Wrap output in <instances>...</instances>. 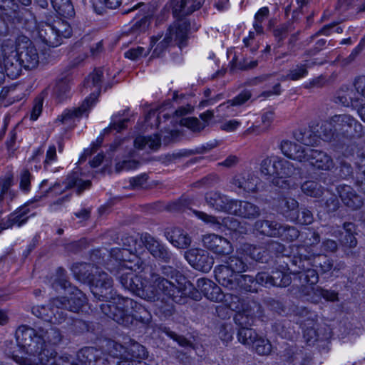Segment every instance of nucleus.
I'll return each mask as SVG.
<instances>
[{"label":"nucleus","mask_w":365,"mask_h":365,"mask_svg":"<svg viewBox=\"0 0 365 365\" xmlns=\"http://www.w3.org/2000/svg\"><path fill=\"white\" fill-rule=\"evenodd\" d=\"M122 240L123 248L110 250L107 269L118 277L125 289L145 301L156 302V314L167 319L174 314L175 306L170 300L182 303L187 296L199 298L187 278L172 267H162L164 276L154 272L148 276L140 274L145 264L140 255L145 252V248L154 257L170 261L172 254L163 244L148 233L138 240L128 236Z\"/></svg>","instance_id":"f257e3e1"},{"label":"nucleus","mask_w":365,"mask_h":365,"mask_svg":"<svg viewBox=\"0 0 365 365\" xmlns=\"http://www.w3.org/2000/svg\"><path fill=\"white\" fill-rule=\"evenodd\" d=\"M112 278L96 267L88 284L93 296L104 303L100 304L102 312L118 324L130 327L138 323L148 324L151 314L142 304L128 297L117 295Z\"/></svg>","instance_id":"f03ea898"},{"label":"nucleus","mask_w":365,"mask_h":365,"mask_svg":"<svg viewBox=\"0 0 365 365\" xmlns=\"http://www.w3.org/2000/svg\"><path fill=\"white\" fill-rule=\"evenodd\" d=\"M288 269L293 274H299L302 286L303 292L307 297V300L318 303L322 298L327 301L337 300V293L334 291L324 289L319 287H313L319 281V275L312 267H320L322 272H329L332 264L325 255L311 254L304 247H301L297 255H294L290 260Z\"/></svg>","instance_id":"7ed1b4c3"},{"label":"nucleus","mask_w":365,"mask_h":365,"mask_svg":"<svg viewBox=\"0 0 365 365\" xmlns=\"http://www.w3.org/2000/svg\"><path fill=\"white\" fill-rule=\"evenodd\" d=\"M1 54L4 68L0 65V85L5 80V73L16 78L20 76L21 69H33L39 63V56L31 41L25 36H19L16 41L6 39L1 46Z\"/></svg>","instance_id":"20e7f679"},{"label":"nucleus","mask_w":365,"mask_h":365,"mask_svg":"<svg viewBox=\"0 0 365 365\" xmlns=\"http://www.w3.org/2000/svg\"><path fill=\"white\" fill-rule=\"evenodd\" d=\"M57 291L63 289L68 296L56 297L51 300L49 307L36 306L32 313L38 318L48 321L52 324H60L66 317V312H78L86 301V295L76 287H72L64 277L63 270H58V276L52 284Z\"/></svg>","instance_id":"39448f33"},{"label":"nucleus","mask_w":365,"mask_h":365,"mask_svg":"<svg viewBox=\"0 0 365 365\" xmlns=\"http://www.w3.org/2000/svg\"><path fill=\"white\" fill-rule=\"evenodd\" d=\"M24 19L26 29L36 32L42 42L49 46L56 47L61 45L63 38H69L71 35L70 24L61 18L46 17L45 21L37 24L36 17L27 13Z\"/></svg>","instance_id":"423d86ee"},{"label":"nucleus","mask_w":365,"mask_h":365,"mask_svg":"<svg viewBox=\"0 0 365 365\" xmlns=\"http://www.w3.org/2000/svg\"><path fill=\"white\" fill-rule=\"evenodd\" d=\"M207 299L220 302L225 300L226 305L232 311L236 312L235 322L239 326H247L252 324L253 318L260 314V304L255 301L241 300L237 295L225 294L220 287L214 284Z\"/></svg>","instance_id":"0eeeda50"},{"label":"nucleus","mask_w":365,"mask_h":365,"mask_svg":"<svg viewBox=\"0 0 365 365\" xmlns=\"http://www.w3.org/2000/svg\"><path fill=\"white\" fill-rule=\"evenodd\" d=\"M240 253V249L237 251L236 255H232L227 259L223 264L215 268V277L216 280L222 287L227 289L235 288L238 282L235 280L236 277L241 273L246 272L247 263Z\"/></svg>","instance_id":"6e6552de"},{"label":"nucleus","mask_w":365,"mask_h":365,"mask_svg":"<svg viewBox=\"0 0 365 365\" xmlns=\"http://www.w3.org/2000/svg\"><path fill=\"white\" fill-rule=\"evenodd\" d=\"M189 26L190 24L185 20L175 21L165 35L153 36L150 42L152 47L155 46L153 56H160L172 43H175L180 48L183 46L187 39Z\"/></svg>","instance_id":"1a4fd4ad"},{"label":"nucleus","mask_w":365,"mask_h":365,"mask_svg":"<svg viewBox=\"0 0 365 365\" xmlns=\"http://www.w3.org/2000/svg\"><path fill=\"white\" fill-rule=\"evenodd\" d=\"M262 314L260 307V314L254 317L252 323L255 318L261 317ZM252 324L240 326L241 328L237 334L239 341L259 356H269L273 349L271 341L265 336L258 334L254 329L249 328Z\"/></svg>","instance_id":"9d476101"},{"label":"nucleus","mask_w":365,"mask_h":365,"mask_svg":"<svg viewBox=\"0 0 365 365\" xmlns=\"http://www.w3.org/2000/svg\"><path fill=\"white\" fill-rule=\"evenodd\" d=\"M108 346L112 348L110 354L121 360L118 365H147L143 360L147 356L145 348L137 343H132L128 349L114 341H109Z\"/></svg>","instance_id":"9b49d317"},{"label":"nucleus","mask_w":365,"mask_h":365,"mask_svg":"<svg viewBox=\"0 0 365 365\" xmlns=\"http://www.w3.org/2000/svg\"><path fill=\"white\" fill-rule=\"evenodd\" d=\"M327 124V130L339 133L353 138H359L364 135L363 125L353 116L349 114H340L332 116Z\"/></svg>","instance_id":"f8f14e48"},{"label":"nucleus","mask_w":365,"mask_h":365,"mask_svg":"<svg viewBox=\"0 0 365 365\" xmlns=\"http://www.w3.org/2000/svg\"><path fill=\"white\" fill-rule=\"evenodd\" d=\"M191 211L198 219L210 225L215 229H222V227H225L228 230L236 232L240 234H246L248 231L246 227L242 225L241 223L232 216L216 217L201 211L195 210H192Z\"/></svg>","instance_id":"ddd939ff"},{"label":"nucleus","mask_w":365,"mask_h":365,"mask_svg":"<svg viewBox=\"0 0 365 365\" xmlns=\"http://www.w3.org/2000/svg\"><path fill=\"white\" fill-rule=\"evenodd\" d=\"M259 184V178L251 170L237 173L230 180V187L239 194L256 192Z\"/></svg>","instance_id":"4468645a"},{"label":"nucleus","mask_w":365,"mask_h":365,"mask_svg":"<svg viewBox=\"0 0 365 365\" xmlns=\"http://www.w3.org/2000/svg\"><path fill=\"white\" fill-rule=\"evenodd\" d=\"M185 257L193 268L203 272H208L214 264L213 257L202 249H190L185 252Z\"/></svg>","instance_id":"2eb2a0df"},{"label":"nucleus","mask_w":365,"mask_h":365,"mask_svg":"<svg viewBox=\"0 0 365 365\" xmlns=\"http://www.w3.org/2000/svg\"><path fill=\"white\" fill-rule=\"evenodd\" d=\"M203 246L217 255H226L233 251L231 242L225 237L216 234H206L202 237Z\"/></svg>","instance_id":"dca6fc26"},{"label":"nucleus","mask_w":365,"mask_h":365,"mask_svg":"<svg viewBox=\"0 0 365 365\" xmlns=\"http://www.w3.org/2000/svg\"><path fill=\"white\" fill-rule=\"evenodd\" d=\"M320 130L319 134L317 135L312 129H302L295 132L294 136L297 141L307 146L318 145L320 138L326 141L332 138V132L331 130L329 131L327 130V124H322Z\"/></svg>","instance_id":"f3484780"},{"label":"nucleus","mask_w":365,"mask_h":365,"mask_svg":"<svg viewBox=\"0 0 365 365\" xmlns=\"http://www.w3.org/2000/svg\"><path fill=\"white\" fill-rule=\"evenodd\" d=\"M91 182L89 180H83L79 178V174L74 172L68 175L63 182V185L59 182H56L52 187H50L46 193L53 192L56 195H60L64 191L76 187L78 193L81 192L83 190L89 188Z\"/></svg>","instance_id":"a211bd4d"},{"label":"nucleus","mask_w":365,"mask_h":365,"mask_svg":"<svg viewBox=\"0 0 365 365\" xmlns=\"http://www.w3.org/2000/svg\"><path fill=\"white\" fill-rule=\"evenodd\" d=\"M304 163L322 170H330L334 166L333 158L324 151L309 148Z\"/></svg>","instance_id":"6ab92c4d"},{"label":"nucleus","mask_w":365,"mask_h":365,"mask_svg":"<svg viewBox=\"0 0 365 365\" xmlns=\"http://www.w3.org/2000/svg\"><path fill=\"white\" fill-rule=\"evenodd\" d=\"M93 105H91L90 100L86 99L80 107L65 110L58 117L56 121L57 123H61L68 128L73 127L83 115L88 116V110Z\"/></svg>","instance_id":"aec40b11"},{"label":"nucleus","mask_w":365,"mask_h":365,"mask_svg":"<svg viewBox=\"0 0 365 365\" xmlns=\"http://www.w3.org/2000/svg\"><path fill=\"white\" fill-rule=\"evenodd\" d=\"M33 215H34V214L31 213L28 205L20 207L11 213L7 217L0 220V232L4 230L11 228L14 226H22L27 222L28 219Z\"/></svg>","instance_id":"412c9836"},{"label":"nucleus","mask_w":365,"mask_h":365,"mask_svg":"<svg viewBox=\"0 0 365 365\" xmlns=\"http://www.w3.org/2000/svg\"><path fill=\"white\" fill-rule=\"evenodd\" d=\"M207 204L218 211H223L232 214L235 199H230L227 196L218 192H210L205 195Z\"/></svg>","instance_id":"4be33fe9"},{"label":"nucleus","mask_w":365,"mask_h":365,"mask_svg":"<svg viewBox=\"0 0 365 365\" xmlns=\"http://www.w3.org/2000/svg\"><path fill=\"white\" fill-rule=\"evenodd\" d=\"M204 1L205 0H173V12L178 18L176 21L185 20L188 23L183 17L198 10Z\"/></svg>","instance_id":"5701e85b"},{"label":"nucleus","mask_w":365,"mask_h":365,"mask_svg":"<svg viewBox=\"0 0 365 365\" xmlns=\"http://www.w3.org/2000/svg\"><path fill=\"white\" fill-rule=\"evenodd\" d=\"M295 171L293 164L288 160L280 158V163H278L277 169V179L273 182L277 185H279L283 188L294 187L295 183L291 180H283V178H290Z\"/></svg>","instance_id":"b1692460"},{"label":"nucleus","mask_w":365,"mask_h":365,"mask_svg":"<svg viewBox=\"0 0 365 365\" xmlns=\"http://www.w3.org/2000/svg\"><path fill=\"white\" fill-rule=\"evenodd\" d=\"M104 68L95 69L93 72L90 73L86 78L84 86L90 88L91 93L86 99L90 100L91 105H94L101 88V83L104 78Z\"/></svg>","instance_id":"393cba45"},{"label":"nucleus","mask_w":365,"mask_h":365,"mask_svg":"<svg viewBox=\"0 0 365 365\" xmlns=\"http://www.w3.org/2000/svg\"><path fill=\"white\" fill-rule=\"evenodd\" d=\"M337 192L344 204L351 210H357L363 205V200L350 185H340Z\"/></svg>","instance_id":"a878e982"},{"label":"nucleus","mask_w":365,"mask_h":365,"mask_svg":"<svg viewBox=\"0 0 365 365\" xmlns=\"http://www.w3.org/2000/svg\"><path fill=\"white\" fill-rule=\"evenodd\" d=\"M282 153L287 158L304 163L309 148H303L294 142L285 140L280 145Z\"/></svg>","instance_id":"bb28decb"},{"label":"nucleus","mask_w":365,"mask_h":365,"mask_svg":"<svg viewBox=\"0 0 365 365\" xmlns=\"http://www.w3.org/2000/svg\"><path fill=\"white\" fill-rule=\"evenodd\" d=\"M234 203L232 214L237 216L254 220L261 214L259 207L250 202L236 200Z\"/></svg>","instance_id":"cd10ccee"},{"label":"nucleus","mask_w":365,"mask_h":365,"mask_svg":"<svg viewBox=\"0 0 365 365\" xmlns=\"http://www.w3.org/2000/svg\"><path fill=\"white\" fill-rule=\"evenodd\" d=\"M102 352L94 347H85L77 354V358L82 364L85 365H103L104 359L101 355Z\"/></svg>","instance_id":"c85d7f7f"},{"label":"nucleus","mask_w":365,"mask_h":365,"mask_svg":"<svg viewBox=\"0 0 365 365\" xmlns=\"http://www.w3.org/2000/svg\"><path fill=\"white\" fill-rule=\"evenodd\" d=\"M166 238L170 243L180 249H185L191 244V237L183 230L175 227L165 233Z\"/></svg>","instance_id":"c756f323"},{"label":"nucleus","mask_w":365,"mask_h":365,"mask_svg":"<svg viewBox=\"0 0 365 365\" xmlns=\"http://www.w3.org/2000/svg\"><path fill=\"white\" fill-rule=\"evenodd\" d=\"M299 208V202L292 197L282 198L278 205L279 212L288 220L294 222L297 218V212Z\"/></svg>","instance_id":"7c9ffc66"},{"label":"nucleus","mask_w":365,"mask_h":365,"mask_svg":"<svg viewBox=\"0 0 365 365\" xmlns=\"http://www.w3.org/2000/svg\"><path fill=\"white\" fill-rule=\"evenodd\" d=\"M71 78L68 74L59 78L53 88V94L58 101H63L71 96Z\"/></svg>","instance_id":"2f4dec72"},{"label":"nucleus","mask_w":365,"mask_h":365,"mask_svg":"<svg viewBox=\"0 0 365 365\" xmlns=\"http://www.w3.org/2000/svg\"><path fill=\"white\" fill-rule=\"evenodd\" d=\"M282 225L275 221L257 220L255 223V229L262 235L277 237L280 235V232H282Z\"/></svg>","instance_id":"473e14b6"},{"label":"nucleus","mask_w":365,"mask_h":365,"mask_svg":"<svg viewBox=\"0 0 365 365\" xmlns=\"http://www.w3.org/2000/svg\"><path fill=\"white\" fill-rule=\"evenodd\" d=\"M316 63H317V61L314 60H304L289 69L284 79L298 81L308 75V68Z\"/></svg>","instance_id":"72a5a7b5"},{"label":"nucleus","mask_w":365,"mask_h":365,"mask_svg":"<svg viewBox=\"0 0 365 365\" xmlns=\"http://www.w3.org/2000/svg\"><path fill=\"white\" fill-rule=\"evenodd\" d=\"M240 253L260 262H266L268 259L267 253L262 247L250 244L242 245L240 248Z\"/></svg>","instance_id":"f704fd0d"},{"label":"nucleus","mask_w":365,"mask_h":365,"mask_svg":"<svg viewBox=\"0 0 365 365\" xmlns=\"http://www.w3.org/2000/svg\"><path fill=\"white\" fill-rule=\"evenodd\" d=\"M94 267L86 263H78L72 266L71 270L74 277L83 283L89 282L95 271Z\"/></svg>","instance_id":"c9c22d12"},{"label":"nucleus","mask_w":365,"mask_h":365,"mask_svg":"<svg viewBox=\"0 0 365 365\" xmlns=\"http://www.w3.org/2000/svg\"><path fill=\"white\" fill-rule=\"evenodd\" d=\"M136 148L143 149L157 150L161 145V140L158 135L150 136H138L134 140Z\"/></svg>","instance_id":"e433bc0d"},{"label":"nucleus","mask_w":365,"mask_h":365,"mask_svg":"<svg viewBox=\"0 0 365 365\" xmlns=\"http://www.w3.org/2000/svg\"><path fill=\"white\" fill-rule=\"evenodd\" d=\"M280 157L272 155L267 157L260 163V173L265 176H276Z\"/></svg>","instance_id":"4c0bfd02"},{"label":"nucleus","mask_w":365,"mask_h":365,"mask_svg":"<svg viewBox=\"0 0 365 365\" xmlns=\"http://www.w3.org/2000/svg\"><path fill=\"white\" fill-rule=\"evenodd\" d=\"M351 95H356L353 88L343 87L338 94V102L344 106L349 107L351 106L356 108L358 107L359 98L351 97Z\"/></svg>","instance_id":"58836bf2"},{"label":"nucleus","mask_w":365,"mask_h":365,"mask_svg":"<svg viewBox=\"0 0 365 365\" xmlns=\"http://www.w3.org/2000/svg\"><path fill=\"white\" fill-rule=\"evenodd\" d=\"M54 10L65 18H70L74 15V9L70 0H51Z\"/></svg>","instance_id":"ea45409f"},{"label":"nucleus","mask_w":365,"mask_h":365,"mask_svg":"<svg viewBox=\"0 0 365 365\" xmlns=\"http://www.w3.org/2000/svg\"><path fill=\"white\" fill-rule=\"evenodd\" d=\"M344 230L346 235L341 240V244L345 247L354 248L357 245V240L356 238V227L352 222L344 223Z\"/></svg>","instance_id":"a19ab883"},{"label":"nucleus","mask_w":365,"mask_h":365,"mask_svg":"<svg viewBox=\"0 0 365 365\" xmlns=\"http://www.w3.org/2000/svg\"><path fill=\"white\" fill-rule=\"evenodd\" d=\"M304 194L312 197H320L324 193V187L315 180H307L301 185Z\"/></svg>","instance_id":"79ce46f5"},{"label":"nucleus","mask_w":365,"mask_h":365,"mask_svg":"<svg viewBox=\"0 0 365 365\" xmlns=\"http://www.w3.org/2000/svg\"><path fill=\"white\" fill-rule=\"evenodd\" d=\"M122 0H90L93 8L98 14H102L106 9H115L121 4Z\"/></svg>","instance_id":"37998d69"},{"label":"nucleus","mask_w":365,"mask_h":365,"mask_svg":"<svg viewBox=\"0 0 365 365\" xmlns=\"http://www.w3.org/2000/svg\"><path fill=\"white\" fill-rule=\"evenodd\" d=\"M217 115L220 118L233 117L239 113L237 106H235L230 100L221 103L216 108Z\"/></svg>","instance_id":"c03bdc74"},{"label":"nucleus","mask_w":365,"mask_h":365,"mask_svg":"<svg viewBox=\"0 0 365 365\" xmlns=\"http://www.w3.org/2000/svg\"><path fill=\"white\" fill-rule=\"evenodd\" d=\"M192 285H193L190 281H188ZM214 282L208 279H205V278H200V279H198L197 281V289L195 288L194 286L193 288L195 291L197 292L198 294H199V298L196 299V301L197 300H200V294L198 291V289L205 295V297L207 298V296H208V294L209 292L211 291L212 289V287H213L214 286ZM187 298H191L194 300H195V299H194L193 297H190V296H187L185 298V301L182 303V304H184L186 302V300Z\"/></svg>","instance_id":"a18cd8bd"},{"label":"nucleus","mask_w":365,"mask_h":365,"mask_svg":"<svg viewBox=\"0 0 365 365\" xmlns=\"http://www.w3.org/2000/svg\"><path fill=\"white\" fill-rule=\"evenodd\" d=\"M279 358L284 365H297L302 355L294 351V348H286L279 355Z\"/></svg>","instance_id":"49530a36"},{"label":"nucleus","mask_w":365,"mask_h":365,"mask_svg":"<svg viewBox=\"0 0 365 365\" xmlns=\"http://www.w3.org/2000/svg\"><path fill=\"white\" fill-rule=\"evenodd\" d=\"M271 281L272 286L285 287L290 284L292 279L289 274L284 271H272Z\"/></svg>","instance_id":"de8ad7c7"},{"label":"nucleus","mask_w":365,"mask_h":365,"mask_svg":"<svg viewBox=\"0 0 365 365\" xmlns=\"http://www.w3.org/2000/svg\"><path fill=\"white\" fill-rule=\"evenodd\" d=\"M235 280L238 282V284L235 288L229 289L230 290L243 289L247 292L252 291V284L255 282L252 276L240 274L236 277Z\"/></svg>","instance_id":"09e8293b"},{"label":"nucleus","mask_w":365,"mask_h":365,"mask_svg":"<svg viewBox=\"0 0 365 365\" xmlns=\"http://www.w3.org/2000/svg\"><path fill=\"white\" fill-rule=\"evenodd\" d=\"M269 13V11L267 7H262L255 14L253 26L257 33L262 34L263 32L262 23L268 16Z\"/></svg>","instance_id":"8fccbe9b"},{"label":"nucleus","mask_w":365,"mask_h":365,"mask_svg":"<svg viewBox=\"0 0 365 365\" xmlns=\"http://www.w3.org/2000/svg\"><path fill=\"white\" fill-rule=\"evenodd\" d=\"M181 123L194 132H200L206 127L205 123H201V121L196 118H182Z\"/></svg>","instance_id":"3c124183"},{"label":"nucleus","mask_w":365,"mask_h":365,"mask_svg":"<svg viewBox=\"0 0 365 365\" xmlns=\"http://www.w3.org/2000/svg\"><path fill=\"white\" fill-rule=\"evenodd\" d=\"M281 231L279 237L284 240L294 241L299 236V230L292 226L282 225Z\"/></svg>","instance_id":"603ef678"},{"label":"nucleus","mask_w":365,"mask_h":365,"mask_svg":"<svg viewBox=\"0 0 365 365\" xmlns=\"http://www.w3.org/2000/svg\"><path fill=\"white\" fill-rule=\"evenodd\" d=\"M149 51V48H145L142 46H138L136 48H131L126 52H125V57L133 61H136L138 58L145 56Z\"/></svg>","instance_id":"864d4df0"},{"label":"nucleus","mask_w":365,"mask_h":365,"mask_svg":"<svg viewBox=\"0 0 365 365\" xmlns=\"http://www.w3.org/2000/svg\"><path fill=\"white\" fill-rule=\"evenodd\" d=\"M242 124L240 119H230L221 123L220 128L225 132L232 133L236 131Z\"/></svg>","instance_id":"5fc2aeb1"},{"label":"nucleus","mask_w":365,"mask_h":365,"mask_svg":"<svg viewBox=\"0 0 365 365\" xmlns=\"http://www.w3.org/2000/svg\"><path fill=\"white\" fill-rule=\"evenodd\" d=\"M297 216L294 222L301 225H310L314 221L313 214L307 208L302 209L300 213L297 211Z\"/></svg>","instance_id":"6e6d98bb"},{"label":"nucleus","mask_w":365,"mask_h":365,"mask_svg":"<svg viewBox=\"0 0 365 365\" xmlns=\"http://www.w3.org/2000/svg\"><path fill=\"white\" fill-rule=\"evenodd\" d=\"M150 18L149 16H144L139 21H136L133 27V33H140L145 31L149 27Z\"/></svg>","instance_id":"4d7b16f0"},{"label":"nucleus","mask_w":365,"mask_h":365,"mask_svg":"<svg viewBox=\"0 0 365 365\" xmlns=\"http://www.w3.org/2000/svg\"><path fill=\"white\" fill-rule=\"evenodd\" d=\"M160 331L165 333L168 336L176 341L180 346H187L189 345V341L183 336L177 335L175 332L170 331L167 327H160Z\"/></svg>","instance_id":"13d9d810"},{"label":"nucleus","mask_w":365,"mask_h":365,"mask_svg":"<svg viewBox=\"0 0 365 365\" xmlns=\"http://www.w3.org/2000/svg\"><path fill=\"white\" fill-rule=\"evenodd\" d=\"M31 175L28 170H24L20 175V188L24 192H28L31 187Z\"/></svg>","instance_id":"bf43d9fd"},{"label":"nucleus","mask_w":365,"mask_h":365,"mask_svg":"<svg viewBox=\"0 0 365 365\" xmlns=\"http://www.w3.org/2000/svg\"><path fill=\"white\" fill-rule=\"evenodd\" d=\"M251 96V92L247 90H245L230 101L235 106L239 107L245 103Z\"/></svg>","instance_id":"052dcab7"},{"label":"nucleus","mask_w":365,"mask_h":365,"mask_svg":"<svg viewBox=\"0 0 365 365\" xmlns=\"http://www.w3.org/2000/svg\"><path fill=\"white\" fill-rule=\"evenodd\" d=\"M138 163L135 160H123L122 162H119L115 165L116 171L120 172L122 170H129L131 169H135L137 168Z\"/></svg>","instance_id":"680f3d73"},{"label":"nucleus","mask_w":365,"mask_h":365,"mask_svg":"<svg viewBox=\"0 0 365 365\" xmlns=\"http://www.w3.org/2000/svg\"><path fill=\"white\" fill-rule=\"evenodd\" d=\"M274 118V113L273 111H266L262 114L261 120L263 126L262 130H267L272 125Z\"/></svg>","instance_id":"e2e57ef3"},{"label":"nucleus","mask_w":365,"mask_h":365,"mask_svg":"<svg viewBox=\"0 0 365 365\" xmlns=\"http://www.w3.org/2000/svg\"><path fill=\"white\" fill-rule=\"evenodd\" d=\"M289 4L286 6V13L290 12L293 10V12H296L297 10L302 9L306 4L307 0H287Z\"/></svg>","instance_id":"0e129e2a"},{"label":"nucleus","mask_w":365,"mask_h":365,"mask_svg":"<svg viewBox=\"0 0 365 365\" xmlns=\"http://www.w3.org/2000/svg\"><path fill=\"white\" fill-rule=\"evenodd\" d=\"M255 281L257 283L266 287H269L272 286V283L271 281V275L267 272L258 273L256 276Z\"/></svg>","instance_id":"69168bd1"},{"label":"nucleus","mask_w":365,"mask_h":365,"mask_svg":"<svg viewBox=\"0 0 365 365\" xmlns=\"http://www.w3.org/2000/svg\"><path fill=\"white\" fill-rule=\"evenodd\" d=\"M326 83V80L324 76H319L313 79L309 80L304 84L305 88H321Z\"/></svg>","instance_id":"338daca9"},{"label":"nucleus","mask_w":365,"mask_h":365,"mask_svg":"<svg viewBox=\"0 0 365 365\" xmlns=\"http://www.w3.org/2000/svg\"><path fill=\"white\" fill-rule=\"evenodd\" d=\"M354 88L358 95L365 98V76H359L354 81Z\"/></svg>","instance_id":"774afa93"}]
</instances>
